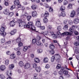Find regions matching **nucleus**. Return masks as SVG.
I'll return each mask as SVG.
<instances>
[{
	"mask_svg": "<svg viewBox=\"0 0 79 79\" xmlns=\"http://www.w3.org/2000/svg\"><path fill=\"white\" fill-rule=\"evenodd\" d=\"M75 28V26L74 25H73L71 28H70L69 30V31L70 32L66 31L64 32L63 33H61V35H71L73 33V30Z\"/></svg>",
	"mask_w": 79,
	"mask_h": 79,
	"instance_id": "1",
	"label": "nucleus"
},
{
	"mask_svg": "<svg viewBox=\"0 0 79 79\" xmlns=\"http://www.w3.org/2000/svg\"><path fill=\"white\" fill-rule=\"evenodd\" d=\"M17 22L19 23V25L20 27H23V28H24V27L26 26V22L24 21H23L21 19H20L17 20Z\"/></svg>",
	"mask_w": 79,
	"mask_h": 79,
	"instance_id": "2",
	"label": "nucleus"
},
{
	"mask_svg": "<svg viewBox=\"0 0 79 79\" xmlns=\"http://www.w3.org/2000/svg\"><path fill=\"white\" fill-rule=\"evenodd\" d=\"M14 4L15 5H17L18 8H21V5L20 4L19 1L18 0H15L14 2Z\"/></svg>",
	"mask_w": 79,
	"mask_h": 79,
	"instance_id": "3",
	"label": "nucleus"
},
{
	"mask_svg": "<svg viewBox=\"0 0 79 79\" xmlns=\"http://www.w3.org/2000/svg\"><path fill=\"white\" fill-rule=\"evenodd\" d=\"M31 67V64L29 63H26L24 65V68L25 69H28Z\"/></svg>",
	"mask_w": 79,
	"mask_h": 79,
	"instance_id": "4",
	"label": "nucleus"
},
{
	"mask_svg": "<svg viewBox=\"0 0 79 79\" xmlns=\"http://www.w3.org/2000/svg\"><path fill=\"white\" fill-rule=\"evenodd\" d=\"M33 25V23L32 22H29L28 23L27 25H26V27H28V28H30V27H32V26Z\"/></svg>",
	"mask_w": 79,
	"mask_h": 79,
	"instance_id": "5",
	"label": "nucleus"
},
{
	"mask_svg": "<svg viewBox=\"0 0 79 79\" xmlns=\"http://www.w3.org/2000/svg\"><path fill=\"white\" fill-rule=\"evenodd\" d=\"M54 57H55V60H57L58 61H59L61 58L60 56L58 55H55L54 56Z\"/></svg>",
	"mask_w": 79,
	"mask_h": 79,
	"instance_id": "6",
	"label": "nucleus"
},
{
	"mask_svg": "<svg viewBox=\"0 0 79 79\" xmlns=\"http://www.w3.org/2000/svg\"><path fill=\"white\" fill-rule=\"evenodd\" d=\"M32 16L35 18L37 16V13L36 11H33L32 12Z\"/></svg>",
	"mask_w": 79,
	"mask_h": 79,
	"instance_id": "7",
	"label": "nucleus"
},
{
	"mask_svg": "<svg viewBox=\"0 0 79 79\" xmlns=\"http://www.w3.org/2000/svg\"><path fill=\"white\" fill-rule=\"evenodd\" d=\"M6 69V66L4 65H2L0 67V69L1 71H3Z\"/></svg>",
	"mask_w": 79,
	"mask_h": 79,
	"instance_id": "8",
	"label": "nucleus"
},
{
	"mask_svg": "<svg viewBox=\"0 0 79 79\" xmlns=\"http://www.w3.org/2000/svg\"><path fill=\"white\" fill-rule=\"evenodd\" d=\"M61 16H66V13H65V12L64 11H62L61 14V15L59 14L58 15V16L59 17H60Z\"/></svg>",
	"mask_w": 79,
	"mask_h": 79,
	"instance_id": "9",
	"label": "nucleus"
},
{
	"mask_svg": "<svg viewBox=\"0 0 79 79\" xmlns=\"http://www.w3.org/2000/svg\"><path fill=\"white\" fill-rule=\"evenodd\" d=\"M75 14H76V12L75 11H73L71 13L70 16L72 17V18H73L74 16V15H75Z\"/></svg>",
	"mask_w": 79,
	"mask_h": 79,
	"instance_id": "10",
	"label": "nucleus"
},
{
	"mask_svg": "<svg viewBox=\"0 0 79 79\" xmlns=\"http://www.w3.org/2000/svg\"><path fill=\"white\" fill-rule=\"evenodd\" d=\"M9 10L7 9H6L4 10L3 12V13L5 15H8L9 13Z\"/></svg>",
	"mask_w": 79,
	"mask_h": 79,
	"instance_id": "11",
	"label": "nucleus"
},
{
	"mask_svg": "<svg viewBox=\"0 0 79 79\" xmlns=\"http://www.w3.org/2000/svg\"><path fill=\"white\" fill-rule=\"evenodd\" d=\"M15 25V21H12L10 23V26L13 27Z\"/></svg>",
	"mask_w": 79,
	"mask_h": 79,
	"instance_id": "12",
	"label": "nucleus"
},
{
	"mask_svg": "<svg viewBox=\"0 0 79 79\" xmlns=\"http://www.w3.org/2000/svg\"><path fill=\"white\" fill-rule=\"evenodd\" d=\"M16 30L14 29L11 31L10 32V34L11 35H14L15 34H16L17 32Z\"/></svg>",
	"mask_w": 79,
	"mask_h": 79,
	"instance_id": "13",
	"label": "nucleus"
},
{
	"mask_svg": "<svg viewBox=\"0 0 79 79\" xmlns=\"http://www.w3.org/2000/svg\"><path fill=\"white\" fill-rule=\"evenodd\" d=\"M79 22V19H74L73 23L74 24H78Z\"/></svg>",
	"mask_w": 79,
	"mask_h": 79,
	"instance_id": "14",
	"label": "nucleus"
},
{
	"mask_svg": "<svg viewBox=\"0 0 79 79\" xmlns=\"http://www.w3.org/2000/svg\"><path fill=\"white\" fill-rule=\"evenodd\" d=\"M35 25L37 27H39L41 26V23L40 22H36Z\"/></svg>",
	"mask_w": 79,
	"mask_h": 79,
	"instance_id": "15",
	"label": "nucleus"
},
{
	"mask_svg": "<svg viewBox=\"0 0 79 79\" xmlns=\"http://www.w3.org/2000/svg\"><path fill=\"white\" fill-rule=\"evenodd\" d=\"M60 10L62 11H64L65 10V6H61L60 7Z\"/></svg>",
	"mask_w": 79,
	"mask_h": 79,
	"instance_id": "16",
	"label": "nucleus"
},
{
	"mask_svg": "<svg viewBox=\"0 0 79 79\" xmlns=\"http://www.w3.org/2000/svg\"><path fill=\"white\" fill-rule=\"evenodd\" d=\"M3 26V25H2L1 27V28L0 31L1 32H3L5 31V28Z\"/></svg>",
	"mask_w": 79,
	"mask_h": 79,
	"instance_id": "17",
	"label": "nucleus"
},
{
	"mask_svg": "<svg viewBox=\"0 0 79 79\" xmlns=\"http://www.w3.org/2000/svg\"><path fill=\"white\" fill-rule=\"evenodd\" d=\"M40 33V34H43V35H45V36L48 35V31H47Z\"/></svg>",
	"mask_w": 79,
	"mask_h": 79,
	"instance_id": "18",
	"label": "nucleus"
},
{
	"mask_svg": "<svg viewBox=\"0 0 79 79\" xmlns=\"http://www.w3.org/2000/svg\"><path fill=\"white\" fill-rule=\"evenodd\" d=\"M35 69L37 72H40L41 70V69L40 67H37Z\"/></svg>",
	"mask_w": 79,
	"mask_h": 79,
	"instance_id": "19",
	"label": "nucleus"
},
{
	"mask_svg": "<svg viewBox=\"0 0 79 79\" xmlns=\"http://www.w3.org/2000/svg\"><path fill=\"white\" fill-rule=\"evenodd\" d=\"M10 57L11 59H14L16 58V56L14 54H12Z\"/></svg>",
	"mask_w": 79,
	"mask_h": 79,
	"instance_id": "20",
	"label": "nucleus"
},
{
	"mask_svg": "<svg viewBox=\"0 0 79 79\" xmlns=\"http://www.w3.org/2000/svg\"><path fill=\"white\" fill-rule=\"evenodd\" d=\"M49 47L51 50H53L55 48V46L53 44H51L50 45Z\"/></svg>",
	"mask_w": 79,
	"mask_h": 79,
	"instance_id": "21",
	"label": "nucleus"
},
{
	"mask_svg": "<svg viewBox=\"0 0 79 79\" xmlns=\"http://www.w3.org/2000/svg\"><path fill=\"white\" fill-rule=\"evenodd\" d=\"M14 68H15V65L13 64H10L9 66V69H13Z\"/></svg>",
	"mask_w": 79,
	"mask_h": 79,
	"instance_id": "22",
	"label": "nucleus"
},
{
	"mask_svg": "<svg viewBox=\"0 0 79 79\" xmlns=\"http://www.w3.org/2000/svg\"><path fill=\"white\" fill-rule=\"evenodd\" d=\"M31 8L32 9L34 10L37 8V6L35 5H33L31 6Z\"/></svg>",
	"mask_w": 79,
	"mask_h": 79,
	"instance_id": "23",
	"label": "nucleus"
},
{
	"mask_svg": "<svg viewBox=\"0 0 79 79\" xmlns=\"http://www.w3.org/2000/svg\"><path fill=\"white\" fill-rule=\"evenodd\" d=\"M34 60L35 63H39L40 62V60L38 58H35Z\"/></svg>",
	"mask_w": 79,
	"mask_h": 79,
	"instance_id": "24",
	"label": "nucleus"
},
{
	"mask_svg": "<svg viewBox=\"0 0 79 79\" xmlns=\"http://www.w3.org/2000/svg\"><path fill=\"white\" fill-rule=\"evenodd\" d=\"M44 63H47L48 61V59L47 57H45L44 59Z\"/></svg>",
	"mask_w": 79,
	"mask_h": 79,
	"instance_id": "25",
	"label": "nucleus"
},
{
	"mask_svg": "<svg viewBox=\"0 0 79 79\" xmlns=\"http://www.w3.org/2000/svg\"><path fill=\"white\" fill-rule=\"evenodd\" d=\"M19 64L21 67H22L24 66V63L23 62V61H20L19 63Z\"/></svg>",
	"mask_w": 79,
	"mask_h": 79,
	"instance_id": "26",
	"label": "nucleus"
},
{
	"mask_svg": "<svg viewBox=\"0 0 79 79\" xmlns=\"http://www.w3.org/2000/svg\"><path fill=\"white\" fill-rule=\"evenodd\" d=\"M30 28L31 29V30L32 31H35V27L33 25L31 26V27H30Z\"/></svg>",
	"mask_w": 79,
	"mask_h": 79,
	"instance_id": "27",
	"label": "nucleus"
},
{
	"mask_svg": "<svg viewBox=\"0 0 79 79\" xmlns=\"http://www.w3.org/2000/svg\"><path fill=\"white\" fill-rule=\"evenodd\" d=\"M43 20H44V22L45 23H47V22L48 21V19L46 18H44Z\"/></svg>",
	"mask_w": 79,
	"mask_h": 79,
	"instance_id": "28",
	"label": "nucleus"
},
{
	"mask_svg": "<svg viewBox=\"0 0 79 79\" xmlns=\"http://www.w3.org/2000/svg\"><path fill=\"white\" fill-rule=\"evenodd\" d=\"M36 45L38 46H40V45H41V42H40L39 40H38L36 42Z\"/></svg>",
	"mask_w": 79,
	"mask_h": 79,
	"instance_id": "29",
	"label": "nucleus"
},
{
	"mask_svg": "<svg viewBox=\"0 0 79 79\" xmlns=\"http://www.w3.org/2000/svg\"><path fill=\"white\" fill-rule=\"evenodd\" d=\"M75 52L76 53H79V48H76L75 49Z\"/></svg>",
	"mask_w": 79,
	"mask_h": 79,
	"instance_id": "30",
	"label": "nucleus"
},
{
	"mask_svg": "<svg viewBox=\"0 0 79 79\" xmlns=\"http://www.w3.org/2000/svg\"><path fill=\"white\" fill-rule=\"evenodd\" d=\"M55 56H52L51 57V61L52 62H53V61H55Z\"/></svg>",
	"mask_w": 79,
	"mask_h": 79,
	"instance_id": "31",
	"label": "nucleus"
},
{
	"mask_svg": "<svg viewBox=\"0 0 79 79\" xmlns=\"http://www.w3.org/2000/svg\"><path fill=\"white\" fill-rule=\"evenodd\" d=\"M9 60H6L5 61V64H6V65H8V64H9Z\"/></svg>",
	"mask_w": 79,
	"mask_h": 79,
	"instance_id": "32",
	"label": "nucleus"
},
{
	"mask_svg": "<svg viewBox=\"0 0 79 79\" xmlns=\"http://www.w3.org/2000/svg\"><path fill=\"white\" fill-rule=\"evenodd\" d=\"M0 34L1 35H6V32H5V31H1Z\"/></svg>",
	"mask_w": 79,
	"mask_h": 79,
	"instance_id": "33",
	"label": "nucleus"
},
{
	"mask_svg": "<svg viewBox=\"0 0 79 79\" xmlns=\"http://www.w3.org/2000/svg\"><path fill=\"white\" fill-rule=\"evenodd\" d=\"M68 26L66 25H65L63 29L65 31H67V30H68Z\"/></svg>",
	"mask_w": 79,
	"mask_h": 79,
	"instance_id": "34",
	"label": "nucleus"
},
{
	"mask_svg": "<svg viewBox=\"0 0 79 79\" xmlns=\"http://www.w3.org/2000/svg\"><path fill=\"white\" fill-rule=\"evenodd\" d=\"M31 18H32V16H28L27 17V19L28 21H30V20H31Z\"/></svg>",
	"mask_w": 79,
	"mask_h": 79,
	"instance_id": "35",
	"label": "nucleus"
},
{
	"mask_svg": "<svg viewBox=\"0 0 79 79\" xmlns=\"http://www.w3.org/2000/svg\"><path fill=\"white\" fill-rule=\"evenodd\" d=\"M49 15V14H48V12L46 11L44 15V17H47Z\"/></svg>",
	"mask_w": 79,
	"mask_h": 79,
	"instance_id": "36",
	"label": "nucleus"
},
{
	"mask_svg": "<svg viewBox=\"0 0 79 79\" xmlns=\"http://www.w3.org/2000/svg\"><path fill=\"white\" fill-rule=\"evenodd\" d=\"M0 76L1 77V79H4L5 78V75L3 74L0 75Z\"/></svg>",
	"mask_w": 79,
	"mask_h": 79,
	"instance_id": "37",
	"label": "nucleus"
},
{
	"mask_svg": "<svg viewBox=\"0 0 79 79\" xmlns=\"http://www.w3.org/2000/svg\"><path fill=\"white\" fill-rule=\"evenodd\" d=\"M14 15V13H13L10 12L8 16H9V17H11L12 16H13Z\"/></svg>",
	"mask_w": 79,
	"mask_h": 79,
	"instance_id": "38",
	"label": "nucleus"
},
{
	"mask_svg": "<svg viewBox=\"0 0 79 79\" xmlns=\"http://www.w3.org/2000/svg\"><path fill=\"white\" fill-rule=\"evenodd\" d=\"M63 3L64 5H67V4L68 3V2L67 1L64 0V1H63Z\"/></svg>",
	"mask_w": 79,
	"mask_h": 79,
	"instance_id": "39",
	"label": "nucleus"
},
{
	"mask_svg": "<svg viewBox=\"0 0 79 79\" xmlns=\"http://www.w3.org/2000/svg\"><path fill=\"white\" fill-rule=\"evenodd\" d=\"M15 8H16V6L15 5H13L11 6L10 10H13Z\"/></svg>",
	"mask_w": 79,
	"mask_h": 79,
	"instance_id": "40",
	"label": "nucleus"
},
{
	"mask_svg": "<svg viewBox=\"0 0 79 79\" xmlns=\"http://www.w3.org/2000/svg\"><path fill=\"white\" fill-rule=\"evenodd\" d=\"M28 15V14L27 13V12H25V14L23 15H21V18H22L23 16H27Z\"/></svg>",
	"mask_w": 79,
	"mask_h": 79,
	"instance_id": "41",
	"label": "nucleus"
},
{
	"mask_svg": "<svg viewBox=\"0 0 79 79\" xmlns=\"http://www.w3.org/2000/svg\"><path fill=\"white\" fill-rule=\"evenodd\" d=\"M63 73L64 74H65V75H67L68 73V71L66 70H64L63 71Z\"/></svg>",
	"mask_w": 79,
	"mask_h": 79,
	"instance_id": "42",
	"label": "nucleus"
},
{
	"mask_svg": "<svg viewBox=\"0 0 79 79\" xmlns=\"http://www.w3.org/2000/svg\"><path fill=\"white\" fill-rule=\"evenodd\" d=\"M27 49H28V47L26 46L24 47L23 49V51H24V52H26V51L27 50Z\"/></svg>",
	"mask_w": 79,
	"mask_h": 79,
	"instance_id": "43",
	"label": "nucleus"
},
{
	"mask_svg": "<svg viewBox=\"0 0 79 79\" xmlns=\"http://www.w3.org/2000/svg\"><path fill=\"white\" fill-rule=\"evenodd\" d=\"M52 38L55 39H56V37H57V35L56 34L55 35L54 34L53 35H52Z\"/></svg>",
	"mask_w": 79,
	"mask_h": 79,
	"instance_id": "44",
	"label": "nucleus"
},
{
	"mask_svg": "<svg viewBox=\"0 0 79 79\" xmlns=\"http://www.w3.org/2000/svg\"><path fill=\"white\" fill-rule=\"evenodd\" d=\"M61 65L60 64H58L57 66H56V68L57 69H60L61 68Z\"/></svg>",
	"mask_w": 79,
	"mask_h": 79,
	"instance_id": "45",
	"label": "nucleus"
},
{
	"mask_svg": "<svg viewBox=\"0 0 79 79\" xmlns=\"http://www.w3.org/2000/svg\"><path fill=\"white\" fill-rule=\"evenodd\" d=\"M74 44L76 46H78V45H79V42L78 41L74 43Z\"/></svg>",
	"mask_w": 79,
	"mask_h": 79,
	"instance_id": "46",
	"label": "nucleus"
},
{
	"mask_svg": "<svg viewBox=\"0 0 79 79\" xmlns=\"http://www.w3.org/2000/svg\"><path fill=\"white\" fill-rule=\"evenodd\" d=\"M61 27L60 26H59L57 27V29L59 31H61Z\"/></svg>",
	"mask_w": 79,
	"mask_h": 79,
	"instance_id": "47",
	"label": "nucleus"
},
{
	"mask_svg": "<svg viewBox=\"0 0 79 79\" xmlns=\"http://www.w3.org/2000/svg\"><path fill=\"white\" fill-rule=\"evenodd\" d=\"M23 43L20 42L18 44V46L19 47H23Z\"/></svg>",
	"mask_w": 79,
	"mask_h": 79,
	"instance_id": "48",
	"label": "nucleus"
},
{
	"mask_svg": "<svg viewBox=\"0 0 79 79\" xmlns=\"http://www.w3.org/2000/svg\"><path fill=\"white\" fill-rule=\"evenodd\" d=\"M73 5L71 4H69L68 6V8H72Z\"/></svg>",
	"mask_w": 79,
	"mask_h": 79,
	"instance_id": "49",
	"label": "nucleus"
},
{
	"mask_svg": "<svg viewBox=\"0 0 79 79\" xmlns=\"http://www.w3.org/2000/svg\"><path fill=\"white\" fill-rule=\"evenodd\" d=\"M42 49H39L37 50V52H38V53H42Z\"/></svg>",
	"mask_w": 79,
	"mask_h": 79,
	"instance_id": "50",
	"label": "nucleus"
},
{
	"mask_svg": "<svg viewBox=\"0 0 79 79\" xmlns=\"http://www.w3.org/2000/svg\"><path fill=\"white\" fill-rule=\"evenodd\" d=\"M15 50L17 51V50H20V48L19 47L16 48H14Z\"/></svg>",
	"mask_w": 79,
	"mask_h": 79,
	"instance_id": "51",
	"label": "nucleus"
},
{
	"mask_svg": "<svg viewBox=\"0 0 79 79\" xmlns=\"http://www.w3.org/2000/svg\"><path fill=\"white\" fill-rule=\"evenodd\" d=\"M17 55L19 56L20 55H21V52L19 51H18L17 52Z\"/></svg>",
	"mask_w": 79,
	"mask_h": 79,
	"instance_id": "52",
	"label": "nucleus"
},
{
	"mask_svg": "<svg viewBox=\"0 0 79 79\" xmlns=\"http://www.w3.org/2000/svg\"><path fill=\"white\" fill-rule=\"evenodd\" d=\"M74 33L75 35H77L78 34H79V32H77V31H74Z\"/></svg>",
	"mask_w": 79,
	"mask_h": 79,
	"instance_id": "53",
	"label": "nucleus"
},
{
	"mask_svg": "<svg viewBox=\"0 0 79 79\" xmlns=\"http://www.w3.org/2000/svg\"><path fill=\"white\" fill-rule=\"evenodd\" d=\"M64 44L66 45V44H68V40H64Z\"/></svg>",
	"mask_w": 79,
	"mask_h": 79,
	"instance_id": "54",
	"label": "nucleus"
},
{
	"mask_svg": "<svg viewBox=\"0 0 79 79\" xmlns=\"http://www.w3.org/2000/svg\"><path fill=\"white\" fill-rule=\"evenodd\" d=\"M50 54L51 55H53L54 54V51L53 50H51L50 52Z\"/></svg>",
	"mask_w": 79,
	"mask_h": 79,
	"instance_id": "55",
	"label": "nucleus"
},
{
	"mask_svg": "<svg viewBox=\"0 0 79 79\" xmlns=\"http://www.w3.org/2000/svg\"><path fill=\"white\" fill-rule=\"evenodd\" d=\"M36 42L37 41L36 40H32V44H35Z\"/></svg>",
	"mask_w": 79,
	"mask_h": 79,
	"instance_id": "56",
	"label": "nucleus"
},
{
	"mask_svg": "<svg viewBox=\"0 0 79 79\" xmlns=\"http://www.w3.org/2000/svg\"><path fill=\"white\" fill-rule=\"evenodd\" d=\"M5 5L6 6H8L9 5V3L7 2H5Z\"/></svg>",
	"mask_w": 79,
	"mask_h": 79,
	"instance_id": "57",
	"label": "nucleus"
},
{
	"mask_svg": "<svg viewBox=\"0 0 79 79\" xmlns=\"http://www.w3.org/2000/svg\"><path fill=\"white\" fill-rule=\"evenodd\" d=\"M33 68H37V64H33Z\"/></svg>",
	"mask_w": 79,
	"mask_h": 79,
	"instance_id": "58",
	"label": "nucleus"
},
{
	"mask_svg": "<svg viewBox=\"0 0 79 79\" xmlns=\"http://www.w3.org/2000/svg\"><path fill=\"white\" fill-rule=\"evenodd\" d=\"M40 28H41V29H42V30H44L45 29V27L44 26H40Z\"/></svg>",
	"mask_w": 79,
	"mask_h": 79,
	"instance_id": "59",
	"label": "nucleus"
},
{
	"mask_svg": "<svg viewBox=\"0 0 79 79\" xmlns=\"http://www.w3.org/2000/svg\"><path fill=\"white\" fill-rule=\"evenodd\" d=\"M49 11L50 12H53V9L51 7L49 8Z\"/></svg>",
	"mask_w": 79,
	"mask_h": 79,
	"instance_id": "60",
	"label": "nucleus"
},
{
	"mask_svg": "<svg viewBox=\"0 0 79 79\" xmlns=\"http://www.w3.org/2000/svg\"><path fill=\"white\" fill-rule=\"evenodd\" d=\"M50 65H49V64H47L45 66V68H50Z\"/></svg>",
	"mask_w": 79,
	"mask_h": 79,
	"instance_id": "61",
	"label": "nucleus"
},
{
	"mask_svg": "<svg viewBox=\"0 0 79 79\" xmlns=\"http://www.w3.org/2000/svg\"><path fill=\"white\" fill-rule=\"evenodd\" d=\"M48 29H52V27L51 25H49L48 26Z\"/></svg>",
	"mask_w": 79,
	"mask_h": 79,
	"instance_id": "62",
	"label": "nucleus"
},
{
	"mask_svg": "<svg viewBox=\"0 0 79 79\" xmlns=\"http://www.w3.org/2000/svg\"><path fill=\"white\" fill-rule=\"evenodd\" d=\"M37 39H38V40H40V39H41V36H37Z\"/></svg>",
	"mask_w": 79,
	"mask_h": 79,
	"instance_id": "63",
	"label": "nucleus"
},
{
	"mask_svg": "<svg viewBox=\"0 0 79 79\" xmlns=\"http://www.w3.org/2000/svg\"><path fill=\"white\" fill-rule=\"evenodd\" d=\"M6 54L7 55H10L11 54V53H10V51H7L6 53Z\"/></svg>",
	"mask_w": 79,
	"mask_h": 79,
	"instance_id": "64",
	"label": "nucleus"
}]
</instances>
